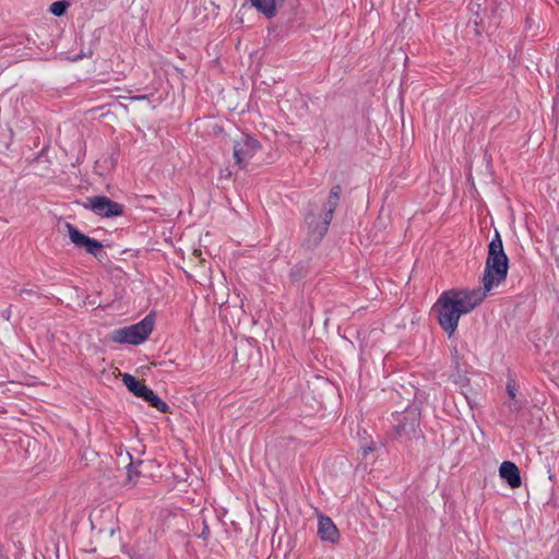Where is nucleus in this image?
Listing matches in <instances>:
<instances>
[{"label": "nucleus", "mask_w": 559, "mask_h": 559, "mask_svg": "<svg viewBox=\"0 0 559 559\" xmlns=\"http://www.w3.org/2000/svg\"><path fill=\"white\" fill-rule=\"evenodd\" d=\"M509 271V258L503 249L501 236L495 231L488 245V254L485 263L483 284L486 290H491L506 281Z\"/></svg>", "instance_id": "1"}, {"label": "nucleus", "mask_w": 559, "mask_h": 559, "mask_svg": "<svg viewBox=\"0 0 559 559\" xmlns=\"http://www.w3.org/2000/svg\"><path fill=\"white\" fill-rule=\"evenodd\" d=\"M341 193V186H333L330 190L323 215L321 217H317L313 214L306 216L308 238L305 241V246H307V248L312 249L317 247L328 233L334 212L338 205Z\"/></svg>", "instance_id": "2"}, {"label": "nucleus", "mask_w": 559, "mask_h": 559, "mask_svg": "<svg viewBox=\"0 0 559 559\" xmlns=\"http://www.w3.org/2000/svg\"><path fill=\"white\" fill-rule=\"evenodd\" d=\"M431 313L449 337L455 333L461 316L465 314L455 301L454 294L449 289L440 294L431 308Z\"/></svg>", "instance_id": "3"}, {"label": "nucleus", "mask_w": 559, "mask_h": 559, "mask_svg": "<svg viewBox=\"0 0 559 559\" xmlns=\"http://www.w3.org/2000/svg\"><path fill=\"white\" fill-rule=\"evenodd\" d=\"M155 324V312L146 314L140 322L111 332L110 340L118 344L140 345L148 338Z\"/></svg>", "instance_id": "4"}, {"label": "nucleus", "mask_w": 559, "mask_h": 559, "mask_svg": "<svg viewBox=\"0 0 559 559\" xmlns=\"http://www.w3.org/2000/svg\"><path fill=\"white\" fill-rule=\"evenodd\" d=\"M392 426L399 437L406 439L419 437L421 435L419 409L416 406H408L401 413H393Z\"/></svg>", "instance_id": "5"}, {"label": "nucleus", "mask_w": 559, "mask_h": 559, "mask_svg": "<svg viewBox=\"0 0 559 559\" xmlns=\"http://www.w3.org/2000/svg\"><path fill=\"white\" fill-rule=\"evenodd\" d=\"M83 206L95 215L104 218L118 217L123 214V205L112 201L106 195L87 198Z\"/></svg>", "instance_id": "6"}, {"label": "nucleus", "mask_w": 559, "mask_h": 559, "mask_svg": "<svg viewBox=\"0 0 559 559\" xmlns=\"http://www.w3.org/2000/svg\"><path fill=\"white\" fill-rule=\"evenodd\" d=\"M449 292L454 294V299L459 307L467 314L483 302L489 290H486V287L483 285V288H452Z\"/></svg>", "instance_id": "7"}, {"label": "nucleus", "mask_w": 559, "mask_h": 559, "mask_svg": "<svg viewBox=\"0 0 559 559\" xmlns=\"http://www.w3.org/2000/svg\"><path fill=\"white\" fill-rule=\"evenodd\" d=\"M260 148V142L251 135H245L239 141H236L233 151L238 167L245 169Z\"/></svg>", "instance_id": "8"}, {"label": "nucleus", "mask_w": 559, "mask_h": 559, "mask_svg": "<svg viewBox=\"0 0 559 559\" xmlns=\"http://www.w3.org/2000/svg\"><path fill=\"white\" fill-rule=\"evenodd\" d=\"M66 229L68 231L71 242L79 249H84L87 253L97 258L104 248L103 243L95 238H92L83 234L76 226L71 223H66Z\"/></svg>", "instance_id": "9"}, {"label": "nucleus", "mask_w": 559, "mask_h": 559, "mask_svg": "<svg viewBox=\"0 0 559 559\" xmlns=\"http://www.w3.org/2000/svg\"><path fill=\"white\" fill-rule=\"evenodd\" d=\"M408 56L402 47H392L382 60V70H405Z\"/></svg>", "instance_id": "10"}, {"label": "nucleus", "mask_w": 559, "mask_h": 559, "mask_svg": "<svg viewBox=\"0 0 559 559\" xmlns=\"http://www.w3.org/2000/svg\"><path fill=\"white\" fill-rule=\"evenodd\" d=\"M318 536L322 542L336 544L340 539V532L334 522L326 515L318 518Z\"/></svg>", "instance_id": "11"}, {"label": "nucleus", "mask_w": 559, "mask_h": 559, "mask_svg": "<svg viewBox=\"0 0 559 559\" xmlns=\"http://www.w3.org/2000/svg\"><path fill=\"white\" fill-rule=\"evenodd\" d=\"M499 475L511 488H519L522 484L521 473L515 463L503 461L499 467Z\"/></svg>", "instance_id": "12"}, {"label": "nucleus", "mask_w": 559, "mask_h": 559, "mask_svg": "<svg viewBox=\"0 0 559 559\" xmlns=\"http://www.w3.org/2000/svg\"><path fill=\"white\" fill-rule=\"evenodd\" d=\"M250 2L259 13L271 20L277 15L285 0H250Z\"/></svg>", "instance_id": "13"}, {"label": "nucleus", "mask_w": 559, "mask_h": 559, "mask_svg": "<svg viewBox=\"0 0 559 559\" xmlns=\"http://www.w3.org/2000/svg\"><path fill=\"white\" fill-rule=\"evenodd\" d=\"M250 2L259 13L271 20L277 15L285 0H250Z\"/></svg>", "instance_id": "14"}, {"label": "nucleus", "mask_w": 559, "mask_h": 559, "mask_svg": "<svg viewBox=\"0 0 559 559\" xmlns=\"http://www.w3.org/2000/svg\"><path fill=\"white\" fill-rule=\"evenodd\" d=\"M122 382L127 389L136 397L144 399L151 390L147 385L142 383L139 379L130 373L122 376Z\"/></svg>", "instance_id": "15"}, {"label": "nucleus", "mask_w": 559, "mask_h": 559, "mask_svg": "<svg viewBox=\"0 0 559 559\" xmlns=\"http://www.w3.org/2000/svg\"><path fill=\"white\" fill-rule=\"evenodd\" d=\"M305 24V14L304 11L292 10L289 15L283 22L285 26L286 33L296 32Z\"/></svg>", "instance_id": "16"}, {"label": "nucleus", "mask_w": 559, "mask_h": 559, "mask_svg": "<svg viewBox=\"0 0 559 559\" xmlns=\"http://www.w3.org/2000/svg\"><path fill=\"white\" fill-rule=\"evenodd\" d=\"M148 403L150 406L156 408L160 413H168L169 405L163 401L157 394H155L152 390L148 391V394L143 399Z\"/></svg>", "instance_id": "17"}, {"label": "nucleus", "mask_w": 559, "mask_h": 559, "mask_svg": "<svg viewBox=\"0 0 559 559\" xmlns=\"http://www.w3.org/2000/svg\"><path fill=\"white\" fill-rule=\"evenodd\" d=\"M308 274V264L306 262H298L292 266L289 277L293 282L302 281Z\"/></svg>", "instance_id": "18"}, {"label": "nucleus", "mask_w": 559, "mask_h": 559, "mask_svg": "<svg viewBox=\"0 0 559 559\" xmlns=\"http://www.w3.org/2000/svg\"><path fill=\"white\" fill-rule=\"evenodd\" d=\"M69 7H70L69 1L58 0L50 4L49 12L57 17H61L67 13Z\"/></svg>", "instance_id": "19"}, {"label": "nucleus", "mask_w": 559, "mask_h": 559, "mask_svg": "<svg viewBox=\"0 0 559 559\" xmlns=\"http://www.w3.org/2000/svg\"><path fill=\"white\" fill-rule=\"evenodd\" d=\"M474 7H477V11H475V19L473 20V24H474V26H477V27L478 26H484V19L480 15L481 5L477 1L472 0L469 5H468V9L471 11H474Z\"/></svg>", "instance_id": "20"}, {"label": "nucleus", "mask_w": 559, "mask_h": 559, "mask_svg": "<svg viewBox=\"0 0 559 559\" xmlns=\"http://www.w3.org/2000/svg\"><path fill=\"white\" fill-rule=\"evenodd\" d=\"M142 464V461H139L136 464L134 462H130L127 465V474L128 478L131 480L133 477H139L140 471L138 469L139 465Z\"/></svg>", "instance_id": "21"}, {"label": "nucleus", "mask_w": 559, "mask_h": 559, "mask_svg": "<svg viewBox=\"0 0 559 559\" xmlns=\"http://www.w3.org/2000/svg\"><path fill=\"white\" fill-rule=\"evenodd\" d=\"M211 535L210 525L204 516H202V530L198 534V537L203 539L204 542H207L209 537Z\"/></svg>", "instance_id": "22"}, {"label": "nucleus", "mask_w": 559, "mask_h": 559, "mask_svg": "<svg viewBox=\"0 0 559 559\" xmlns=\"http://www.w3.org/2000/svg\"><path fill=\"white\" fill-rule=\"evenodd\" d=\"M507 393L510 399L514 400L516 396V385L513 381H508L507 383Z\"/></svg>", "instance_id": "23"}, {"label": "nucleus", "mask_w": 559, "mask_h": 559, "mask_svg": "<svg viewBox=\"0 0 559 559\" xmlns=\"http://www.w3.org/2000/svg\"><path fill=\"white\" fill-rule=\"evenodd\" d=\"M533 24H534V19L531 15H526L525 26H524V32L526 33V35L532 31Z\"/></svg>", "instance_id": "24"}, {"label": "nucleus", "mask_w": 559, "mask_h": 559, "mask_svg": "<svg viewBox=\"0 0 559 559\" xmlns=\"http://www.w3.org/2000/svg\"><path fill=\"white\" fill-rule=\"evenodd\" d=\"M490 19L495 21L497 25L500 23V19L498 17V5L491 8Z\"/></svg>", "instance_id": "25"}, {"label": "nucleus", "mask_w": 559, "mask_h": 559, "mask_svg": "<svg viewBox=\"0 0 559 559\" xmlns=\"http://www.w3.org/2000/svg\"><path fill=\"white\" fill-rule=\"evenodd\" d=\"M11 314H12V310H11V307H8L5 310L2 311V318L5 319L7 321L10 320L11 318Z\"/></svg>", "instance_id": "26"}, {"label": "nucleus", "mask_w": 559, "mask_h": 559, "mask_svg": "<svg viewBox=\"0 0 559 559\" xmlns=\"http://www.w3.org/2000/svg\"><path fill=\"white\" fill-rule=\"evenodd\" d=\"M484 26H474V35L475 37H480L483 34Z\"/></svg>", "instance_id": "27"}, {"label": "nucleus", "mask_w": 559, "mask_h": 559, "mask_svg": "<svg viewBox=\"0 0 559 559\" xmlns=\"http://www.w3.org/2000/svg\"><path fill=\"white\" fill-rule=\"evenodd\" d=\"M20 294L32 295V294H35V292L33 289L23 288L20 290Z\"/></svg>", "instance_id": "28"}, {"label": "nucleus", "mask_w": 559, "mask_h": 559, "mask_svg": "<svg viewBox=\"0 0 559 559\" xmlns=\"http://www.w3.org/2000/svg\"><path fill=\"white\" fill-rule=\"evenodd\" d=\"M462 381H464V382L468 383V379H467L466 377H463V378H462Z\"/></svg>", "instance_id": "29"}, {"label": "nucleus", "mask_w": 559, "mask_h": 559, "mask_svg": "<svg viewBox=\"0 0 559 559\" xmlns=\"http://www.w3.org/2000/svg\"><path fill=\"white\" fill-rule=\"evenodd\" d=\"M555 478L554 474H549V479L552 480Z\"/></svg>", "instance_id": "30"}, {"label": "nucleus", "mask_w": 559, "mask_h": 559, "mask_svg": "<svg viewBox=\"0 0 559 559\" xmlns=\"http://www.w3.org/2000/svg\"><path fill=\"white\" fill-rule=\"evenodd\" d=\"M536 35H537V34H536V32L531 33V36H532V37H534V36H536Z\"/></svg>", "instance_id": "31"}]
</instances>
